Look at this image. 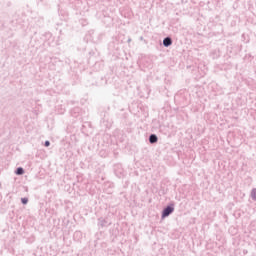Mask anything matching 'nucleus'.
<instances>
[{
    "label": "nucleus",
    "instance_id": "nucleus-1",
    "mask_svg": "<svg viewBox=\"0 0 256 256\" xmlns=\"http://www.w3.org/2000/svg\"><path fill=\"white\" fill-rule=\"evenodd\" d=\"M174 211V208L171 206H168L167 208H165L163 210L162 213V218L165 219V217H169V215H171V213Z\"/></svg>",
    "mask_w": 256,
    "mask_h": 256
},
{
    "label": "nucleus",
    "instance_id": "nucleus-2",
    "mask_svg": "<svg viewBox=\"0 0 256 256\" xmlns=\"http://www.w3.org/2000/svg\"><path fill=\"white\" fill-rule=\"evenodd\" d=\"M173 42L171 41V38H165L164 40H163V45L165 46V47H169V45H171Z\"/></svg>",
    "mask_w": 256,
    "mask_h": 256
},
{
    "label": "nucleus",
    "instance_id": "nucleus-3",
    "mask_svg": "<svg viewBox=\"0 0 256 256\" xmlns=\"http://www.w3.org/2000/svg\"><path fill=\"white\" fill-rule=\"evenodd\" d=\"M150 143H157V136L152 134L149 138Z\"/></svg>",
    "mask_w": 256,
    "mask_h": 256
},
{
    "label": "nucleus",
    "instance_id": "nucleus-4",
    "mask_svg": "<svg viewBox=\"0 0 256 256\" xmlns=\"http://www.w3.org/2000/svg\"><path fill=\"white\" fill-rule=\"evenodd\" d=\"M23 173H25L23 168H18L17 171H16V175H23Z\"/></svg>",
    "mask_w": 256,
    "mask_h": 256
},
{
    "label": "nucleus",
    "instance_id": "nucleus-5",
    "mask_svg": "<svg viewBox=\"0 0 256 256\" xmlns=\"http://www.w3.org/2000/svg\"><path fill=\"white\" fill-rule=\"evenodd\" d=\"M28 201H29V199H27V198L21 199V202L23 203V205H27Z\"/></svg>",
    "mask_w": 256,
    "mask_h": 256
},
{
    "label": "nucleus",
    "instance_id": "nucleus-6",
    "mask_svg": "<svg viewBox=\"0 0 256 256\" xmlns=\"http://www.w3.org/2000/svg\"><path fill=\"white\" fill-rule=\"evenodd\" d=\"M252 197H253L254 199H256V189H254V190L252 191Z\"/></svg>",
    "mask_w": 256,
    "mask_h": 256
},
{
    "label": "nucleus",
    "instance_id": "nucleus-7",
    "mask_svg": "<svg viewBox=\"0 0 256 256\" xmlns=\"http://www.w3.org/2000/svg\"><path fill=\"white\" fill-rule=\"evenodd\" d=\"M49 145H50L49 141H46L45 142V147H49Z\"/></svg>",
    "mask_w": 256,
    "mask_h": 256
}]
</instances>
